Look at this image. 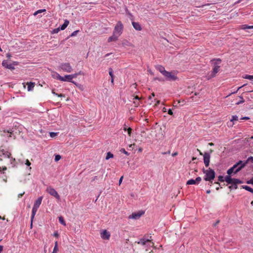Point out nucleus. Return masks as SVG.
Segmentation results:
<instances>
[{
	"instance_id": "obj_56",
	"label": "nucleus",
	"mask_w": 253,
	"mask_h": 253,
	"mask_svg": "<svg viewBox=\"0 0 253 253\" xmlns=\"http://www.w3.org/2000/svg\"><path fill=\"white\" fill-rule=\"evenodd\" d=\"M54 236L58 238L59 237V234L57 232H55L53 234Z\"/></svg>"
},
{
	"instance_id": "obj_46",
	"label": "nucleus",
	"mask_w": 253,
	"mask_h": 253,
	"mask_svg": "<svg viewBox=\"0 0 253 253\" xmlns=\"http://www.w3.org/2000/svg\"><path fill=\"white\" fill-rule=\"evenodd\" d=\"M57 133H56V132H50V136L51 137H54L57 135Z\"/></svg>"
},
{
	"instance_id": "obj_53",
	"label": "nucleus",
	"mask_w": 253,
	"mask_h": 253,
	"mask_svg": "<svg viewBox=\"0 0 253 253\" xmlns=\"http://www.w3.org/2000/svg\"><path fill=\"white\" fill-rule=\"evenodd\" d=\"M246 85V84H244V85H243L242 86H241L240 87H239L237 90V91L236 92H234V93H236L237 92L238 90H239L240 88H241L242 87L245 86Z\"/></svg>"
},
{
	"instance_id": "obj_47",
	"label": "nucleus",
	"mask_w": 253,
	"mask_h": 253,
	"mask_svg": "<svg viewBox=\"0 0 253 253\" xmlns=\"http://www.w3.org/2000/svg\"><path fill=\"white\" fill-rule=\"evenodd\" d=\"M78 32H79V30H77V31H74V32L71 34V35H70V36H71V37H74V36H75Z\"/></svg>"
},
{
	"instance_id": "obj_1",
	"label": "nucleus",
	"mask_w": 253,
	"mask_h": 253,
	"mask_svg": "<svg viewBox=\"0 0 253 253\" xmlns=\"http://www.w3.org/2000/svg\"><path fill=\"white\" fill-rule=\"evenodd\" d=\"M203 172L205 174L204 179L212 183V181L215 178V173L213 169L209 168L208 169H203Z\"/></svg>"
},
{
	"instance_id": "obj_27",
	"label": "nucleus",
	"mask_w": 253,
	"mask_h": 253,
	"mask_svg": "<svg viewBox=\"0 0 253 253\" xmlns=\"http://www.w3.org/2000/svg\"><path fill=\"white\" fill-rule=\"evenodd\" d=\"M242 188L243 189L246 190L248 191L251 192L252 193H253V189L250 187V186L247 185H243L242 186Z\"/></svg>"
},
{
	"instance_id": "obj_10",
	"label": "nucleus",
	"mask_w": 253,
	"mask_h": 253,
	"mask_svg": "<svg viewBox=\"0 0 253 253\" xmlns=\"http://www.w3.org/2000/svg\"><path fill=\"white\" fill-rule=\"evenodd\" d=\"M233 182L231 183L232 185H230L228 187V188L231 190L232 189H237L238 188V184L242 183L243 182L239 179H236L233 180Z\"/></svg>"
},
{
	"instance_id": "obj_2",
	"label": "nucleus",
	"mask_w": 253,
	"mask_h": 253,
	"mask_svg": "<svg viewBox=\"0 0 253 253\" xmlns=\"http://www.w3.org/2000/svg\"><path fill=\"white\" fill-rule=\"evenodd\" d=\"M56 79L63 82H71L76 84V83L72 81L71 75H65L64 77H62L59 74H56Z\"/></svg>"
},
{
	"instance_id": "obj_39",
	"label": "nucleus",
	"mask_w": 253,
	"mask_h": 253,
	"mask_svg": "<svg viewBox=\"0 0 253 253\" xmlns=\"http://www.w3.org/2000/svg\"><path fill=\"white\" fill-rule=\"evenodd\" d=\"M218 180L220 182H223L225 181L224 177L222 175H219L218 176Z\"/></svg>"
},
{
	"instance_id": "obj_30",
	"label": "nucleus",
	"mask_w": 253,
	"mask_h": 253,
	"mask_svg": "<svg viewBox=\"0 0 253 253\" xmlns=\"http://www.w3.org/2000/svg\"><path fill=\"white\" fill-rule=\"evenodd\" d=\"M59 221L61 224L64 226L66 225L65 221H64V218L62 216L59 217Z\"/></svg>"
},
{
	"instance_id": "obj_16",
	"label": "nucleus",
	"mask_w": 253,
	"mask_h": 253,
	"mask_svg": "<svg viewBox=\"0 0 253 253\" xmlns=\"http://www.w3.org/2000/svg\"><path fill=\"white\" fill-rule=\"evenodd\" d=\"M148 242H151V241L150 239L146 238L145 237H144L143 238L140 239V241L137 242L139 244H141L142 245H144L146 244V243Z\"/></svg>"
},
{
	"instance_id": "obj_35",
	"label": "nucleus",
	"mask_w": 253,
	"mask_h": 253,
	"mask_svg": "<svg viewBox=\"0 0 253 253\" xmlns=\"http://www.w3.org/2000/svg\"><path fill=\"white\" fill-rule=\"evenodd\" d=\"M9 159H10L11 164L12 165H13V167H14L15 166V162L16 161L15 159L13 157H11Z\"/></svg>"
},
{
	"instance_id": "obj_29",
	"label": "nucleus",
	"mask_w": 253,
	"mask_h": 253,
	"mask_svg": "<svg viewBox=\"0 0 253 253\" xmlns=\"http://www.w3.org/2000/svg\"><path fill=\"white\" fill-rule=\"evenodd\" d=\"M196 182L195 181V179H191L190 180H188L187 182V185H192V184H196Z\"/></svg>"
},
{
	"instance_id": "obj_49",
	"label": "nucleus",
	"mask_w": 253,
	"mask_h": 253,
	"mask_svg": "<svg viewBox=\"0 0 253 253\" xmlns=\"http://www.w3.org/2000/svg\"><path fill=\"white\" fill-rule=\"evenodd\" d=\"M25 164L28 166H30L31 165V163L29 162V161L28 159H27L26 161Z\"/></svg>"
},
{
	"instance_id": "obj_61",
	"label": "nucleus",
	"mask_w": 253,
	"mask_h": 253,
	"mask_svg": "<svg viewBox=\"0 0 253 253\" xmlns=\"http://www.w3.org/2000/svg\"><path fill=\"white\" fill-rule=\"evenodd\" d=\"M170 153V151H168L166 152H164V153H162V154L163 155H165V154H169Z\"/></svg>"
},
{
	"instance_id": "obj_63",
	"label": "nucleus",
	"mask_w": 253,
	"mask_h": 253,
	"mask_svg": "<svg viewBox=\"0 0 253 253\" xmlns=\"http://www.w3.org/2000/svg\"><path fill=\"white\" fill-rule=\"evenodd\" d=\"M154 80H158L159 81H163V79H160V78H155L154 79Z\"/></svg>"
},
{
	"instance_id": "obj_37",
	"label": "nucleus",
	"mask_w": 253,
	"mask_h": 253,
	"mask_svg": "<svg viewBox=\"0 0 253 253\" xmlns=\"http://www.w3.org/2000/svg\"><path fill=\"white\" fill-rule=\"evenodd\" d=\"M44 11H45V9H40V10H38L37 11H36L34 13V15H37L38 13H42V12H44Z\"/></svg>"
},
{
	"instance_id": "obj_60",
	"label": "nucleus",
	"mask_w": 253,
	"mask_h": 253,
	"mask_svg": "<svg viewBox=\"0 0 253 253\" xmlns=\"http://www.w3.org/2000/svg\"><path fill=\"white\" fill-rule=\"evenodd\" d=\"M57 96L58 97H65V95L63 94H58V95H57Z\"/></svg>"
},
{
	"instance_id": "obj_14",
	"label": "nucleus",
	"mask_w": 253,
	"mask_h": 253,
	"mask_svg": "<svg viewBox=\"0 0 253 253\" xmlns=\"http://www.w3.org/2000/svg\"><path fill=\"white\" fill-rule=\"evenodd\" d=\"M101 237L103 239L109 240L110 237V234L109 232L107 231L106 230H104L101 233Z\"/></svg>"
},
{
	"instance_id": "obj_44",
	"label": "nucleus",
	"mask_w": 253,
	"mask_h": 253,
	"mask_svg": "<svg viewBox=\"0 0 253 253\" xmlns=\"http://www.w3.org/2000/svg\"><path fill=\"white\" fill-rule=\"evenodd\" d=\"M247 183L253 185V177L247 181Z\"/></svg>"
},
{
	"instance_id": "obj_9",
	"label": "nucleus",
	"mask_w": 253,
	"mask_h": 253,
	"mask_svg": "<svg viewBox=\"0 0 253 253\" xmlns=\"http://www.w3.org/2000/svg\"><path fill=\"white\" fill-rule=\"evenodd\" d=\"M144 213V211H139L137 212L132 213L128 217L129 219H137L140 218V217Z\"/></svg>"
},
{
	"instance_id": "obj_6",
	"label": "nucleus",
	"mask_w": 253,
	"mask_h": 253,
	"mask_svg": "<svg viewBox=\"0 0 253 253\" xmlns=\"http://www.w3.org/2000/svg\"><path fill=\"white\" fill-rule=\"evenodd\" d=\"M241 165H242V161H239L227 171V174L231 175L233 172H234L236 169Z\"/></svg>"
},
{
	"instance_id": "obj_38",
	"label": "nucleus",
	"mask_w": 253,
	"mask_h": 253,
	"mask_svg": "<svg viewBox=\"0 0 253 253\" xmlns=\"http://www.w3.org/2000/svg\"><path fill=\"white\" fill-rule=\"evenodd\" d=\"M61 30L59 28H55V29H54L51 32V33L52 34H56V33H58L59 32V31Z\"/></svg>"
},
{
	"instance_id": "obj_28",
	"label": "nucleus",
	"mask_w": 253,
	"mask_h": 253,
	"mask_svg": "<svg viewBox=\"0 0 253 253\" xmlns=\"http://www.w3.org/2000/svg\"><path fill=\"white\" fill-rule=\"evenodd\" d=\"M78 75H84V73L81 71L79 72L78 73H75L74 74H71L72 79L73 78H76Z\"/></svg>"
},
{
	"instance_id": "obj_11",
	"label": "nucleus",
	"mask_w": 253,
	"mask_h": 253,
	"mask_svg": "<svg viewBox=\"0 0 253 253\" xmlns=\"http://www.w3.org/2000/svg\"><path fill=\"white\" fill-rule=\"evenodd\" d=\"M210 155L208 152H205L204 154V162L206 167H209L210 162Z\"/></svg>"
},
{
	"instance_id": "obj_21",
	"label": "nucleus",
	"mask_w": 253,
	"mask_h": 253,
	"mask_svg": "<svg viewBox=\"0 0 253 253\" xmlns=\"http://www.w3.org/2000/svg\"><path fill=\"white\" fill-rule=\"evenodd\" d=\"M236 178H232L231 177V176L230 175H226L224 177L225 181L228 183V184H231L233 180L236 179Z\"/></svg>"
},
{
	"instance_id": "obj_20",
	"label": "nucleus",
	"mask_w": 253,
	"mask_h": 253,
	"mask_svg": "<svg viewBox=\"0 0 253 253\" xmlns=\"http://www.w3.org/2000/svg\"><path fill=\"white\" fill-rule=\"evenodd\" d=\"M156 69L158 70L160 72H161L163 75L166 72V70L165 69V67L162 66V65H157L155 66Z\"/></svg>"
},
{
	"instance_id": "obj_7",
	"label": "nucleus",
	"mask_w": 253,
	"mask_h": 253,
	"mask_svg": "<svg viewBox=\"0 0 253 253\" xmlns=\"http://www.w3.org/2000/svg\"><path fill=\"white\" fill-rule=\"evenodd\" d=\"M163 75L166 78L167 80L169 81H174L177 79V77L172 74L171 72L168 71H166V72Z\"/></svg>"
},
{
	"instance_id": "obj_54",
	"label": "nucleus",
	"mask_w": 253,
	"mask_h": 253,
	"mask_svg": "<svg viewBox=\"0 0 253 253\" xmlns=\"http://www.w3.org/2000/svg\"><path fill=\"white\" fill-rule=\"evenodd\" d=\"M219 223V220H217L214 224H213V226H216L218 223Z\"/></svg>"
},
{
	"instance_id": "obj_26",
	"label": "nucleus",
	"mask_w": 253,
	"mask_h": 253,
	"mask_svg": "<svg viewBox=\"0 0 253 253\" xmlns=\"http://www.w3.org/2000/svg\"><path fill=\"white\" fill-rule=\"evenodd\" d=\"M213 61H216L215 62L213 63L214 66H218V64H219L221 62V60L220 58H214L211 60V62Z\"/></svg>"
},
{
	"instance_id": "obj_12",
	"label": "nucleus",
	"mask_w": 253,
	"mask_h": 253,
	"mask_svg": "<svg viewBox=\"0 0 253 253\" xmlns=\"http://www.w3.org/2000/svg\"><path fill=\"white\" fill-rule=\"evenodd\" d=\"M219 68V66H214L211 73L209 76L208 78V80H210V79L214 77L216 74L218 72Z\"/></svg>"
},
{
	"instance_id": "obj_25",
	"label": "nucleus",
	"mask_w": 253,
	"mask_h": 253,
	"mask_svg": "<svg viewBox=\"0 0 253 253\" xmlns=\"http://www.w3.org/2000/svg\"><path fill=\"white\" fill-rule=\"evenodd\" d=\"M28 85V90H32L35 86V83L32 82H29L27 83Z\"/></svg>"
},
{
	"instance_id": "obj_40",
	"label": "nucleus",
	"mask_w": 253,
	"mask_h": 253,
	"mask_svg": "<svg viewBox=\"0 0 253 253\" xmlns=\"http://www.w3.org/2000/svg\"><path fill=\"white\" fill-rule=\"evenodd\" d=\"M61 158V157L60 155H56L55 156V159H54V160H55V162H58L59 160H60Z\"/></svg>"
},
{
	"instance_id": "obj_23",
	"label": "nucleus",
	"mask_w": 253,
	"mask_h": 253,
	"mask_svg": "<svg viewBox=\"0 0 253 253\" xmlns=\"http://www.w3.org/2000/svg\"><path fill=\"white\" fill-rule=\"evenodd\" d=\"M109 75L111 76V83L112 85H114V76L113 74V69L111 68H110L109 69Z\"/></svg>"
},
{
	"instance_id": "obj_45",
	"label": "nucleus",
	"mask_w": 253,
	"mask_h": 253,
	"mask_svg": "<svg viewBox=\"0 0 253 253\" xmlns=\"http://www.w3.org/2000/svg\"><path fill=\"white\" fill-rule=\"evenodd\" d=\"M134 106V107H137L139 104V101L136 100L133 101Z\"/></svg>"
},
{
	"instance_id": "obj_51",
	"label": "nucleus",
	"mask_w": 253,
	"mask_h": 253,
	"mask_svg": "<svg viewBox=\"0 0 253 253\" xmlns=\"http://www.w3.org/2000/svg\"><path fill=\"white\" fill-rule=\"evenodd\" d=\"M168 114L170 115H173V112L171 110V109H169V111H168Z\"/></svg>"
},
{
	"instance_id": "obj_15",
	"label": "nucleus",
	"mask_w": 253,
	"mask_h": 253,
	"mask_svg": "<svg viewBox=\"0 0 253 253\" xmlns=\"http://www.w3.org/2000/svg\"><path fill=\"white\" fill-rule=\"evenodd\" d=\"M2 65L4 68L10 70H14L15 69L14 67L12 64H8L7 60H3L2 62Z\"/></svg>"
},
{
	"instance_id": "obj_58",
	"label": "nucleus",
	"mask_w": 253,
	"mask_h": 253,
	"mask_svg": "<svg viewBox=\"0 0 253 253\" xmlns=\"http://www.w3.org/2000/svg\"><path fill=\"white\" fill-rule=\"evenodd\" d=\"M24 193H25V192H24L22 193L19 194L18 195V198H21L24 194Z\"/></svg>"
},
{
	"instance_id": "obj_43",
	"label": "nucleus",
	"mask_w": 253,
	"mask_h": 253,
	"mask_svg": "<svg viewBox=\"0 0 253 253\" xmlns=\"http://www.w3.org/2000/svg\"><path fill=\"white\" fill-rule=\"evenodd\" d=\"M202 180V178L201 177L199 176V177H197L196 179H195V181H196V182L197 184L199 183Z\"/></svg>"
},
{
	"instance_id": "obj_48",
	"label": "nucleus",
	"mask_w": 253,
	"mask_h": 253,
	"mask_svg": "<svg viewBox=\"0 0 253 253\" xmlns=\"http://www.w3.org/2000/svg\"><path fill=\"white\" fill-rule=\"evenodd\" d=\"M127 133H128V135L130 136L131 133L132 129L130 127H128L127 129Z\"/></svg>"
},
{
	"instance_id": "obj_5",
	"label": "nucleus",
	"mask_w": 253,
	"mask_h": 253,
	"mask_svg": "<svg viewBox=\"0 0 253 253\" xmlns=\"http://www.w3.org/2000/svg\"><path fill=\"white\" fill-rule=\"evenodd\" d=\"M60 69L65 72L70 73L72 71V68L69 63H62L59 66Z\"/></svg>"
},
{
	"instance_id": "obj_55",
	"label": "nucleus",
	"mask_w": 253,
	"mask_h": 253,
	"mask_svg": "<svg viewBox=\"0 0 253 253\" xmlns=\"http://www.w3.org/2000/svg\"><path fill=\"white\" fill-rule=\"evenodd\" d=\"M58 45V43H56V44H54L52 46H50L49 47H57Z\"/></svg>"
},
{
	"instance_id": "obj_13",
	"label": "nucleus",
	"mask_w": 253,
	"mask_h": 253,
	"mask_svg": "<svg viewBox=\"0 0 253 253\" xmlns=\"http://www.w3.org/2000/svg\"><path fill=\"white\" fill-rule=\"evenodd\" d=\"M11 155V154L9 152L4 150V149L1 150L0 153V161L2 160V159L1 158L2 156H4L5 158H10Z\"/></svg>"
},
{
	"instance_id": "obj_64",
	"label": "nucleus",
	"mask_w": 253,
	"mask_h": 253,
	"mask_svg": "<svg viewBox=\"0 0 253 253\" xmlns=\"http://www.w3.org/2000/svg\"><path fill=\"white\" fill-rule=\"evenodd\" d=\"M6 57L8 58H9L10 57H11V55L10 53H8L6 54Z\"/></svg>"
},
{
	"instance_id": "obj_59",
	"label": "nucleus",
	"mask_w": 253,
	"mask_h": 253,
	"mask_svg": "<svg viewBox=\"0 0 253 253\" xmlns=\"http://www.w3.org/2000/svg\"><path fill=\"white\" fill-rule=\"evenodd\" d=\"M177 154H178V153L177 152H175L172 154V156L175 157V156H177Z\"/></svg>"
},
{
	"instance_id": "obj_50",
	"label": "nucleus",
	"mask_w": 253,
	"mask_h": 253,
	"mask_svg": "<svg viewBox=\"0 0 253 253\" xmlns=\"http://www.w3.org/2000/svg\"><path fill=\"white\" fill-rule=\"evenodd\" d=\"M123 179V176H121L119 181V185H121Z\"/></svg>"
},
{
	"instance_id": "obj_19",
	"label": "nucleus",
	"mask_w": 253,
	"mask_h": 253,
	"mask_svg": "<svg viewBox=\"0 0 253 253\" xmlns=\"http://www.w3.org/2000/svg\"><path fill=\"white\" fill-rule=\"evenodd\" d=\"M132 26L133 28L137 31H141L142 30V28L141 25L138 22H132Z\"/></svg>"
},
{
	"instance_id": "obj_24",
	"label": "nucleus",
	"mask_w": 253,
	"mask_h": 253,
	"mask_svg": "<svg viewBox=\"0 0 253 253\" xmlns=\"http://www.w3.org/2000/svg\"><path fill=\"white\" fill-rule=\"evenodd\" d=\"M69 23V21L68 20H65L64 21V23H63V24H62L60 27L59 28L61 30H64V29H66V28L68 26V24Z\"/></svg>"
},
{
	"instance_id": "obj_4",
	"label": "nucleus",
	"mask_w": 253,
	"mask_h": 253,
	"mask_svg": "<svg viewBox=\"0 0 253 253\" xmlns=\"http://www.w3.org/2000/svg\"><path fill=\"white\" fill-rule=\"evenodd\" d=\"M249 162H251L253 163V157L251 156L248 158V159L245 161H242V165H241L240 167H239L235 171L234 173H237L239 171H240L242 169H243L246 165Z\"/></svg>"
},
{
	"instance_id": "obj_34",
	"label": "nucleus",
	"mask_w": 253,
	"mask_h": 253,
	"mask_svg": "<svg viewBox=\"0 0 253 253\" xmlns=\"http://www.w3.org/2000/svg\"><path fill=\"white\" fill-rule=\"evenodd\" d=\"M244 79H248L250 80H253V76L252 75H246L244 77H243Z\"/></svg>"
},
{
	"instance_id": "obj_18",
	"label": "nucleus",
	"mask_w": 253,
	"mask_h": 253,
	"mask_svg": "<svg viewBox=\"0 0 253 253\" xmlns=\"http://www.w3.org/2000/svg\"><path fill=\"white\" fill-rule=\"evenodd\" d=\"M42 198L43 197L42 196L39 197L38 199L35 202L33 206L39 208L42 203Z\"/></svg>"
},
{
	"instance_id": "obj_3",
	"label": "nucleus",
	"mask_w": 253,
	"mask_h": 253,
	"mask_svg": "<svg viewBox=\"0 0 253 253\" xmlns=\"http://www.w3.org/2000/svg\"><path fill=\"white\" fill-rule=\"evenodd\" d=\"M46 191L50 195L54 197L56 199L59 200L60 197L57 192L52 187L49 186L46 188Z\"/></svg>"
},
{
	"instance_id": "obj_52",
	"label": "nucleus",
	"mask_w": 253,
	"mask_h": 253,
	"mask_svg": "<svg viewBox=\"0 0 253 253\" xmlns=\"http://www.w3.org/2000/svg\"><path fill=\"white\" fill-rule=\"evenodd\" d=\"M133 99H136V100H137L139 101V100H140V97H139V96H138L136 95L135 96H134V98H133Z\"/></svg>"
},
{
	"instance_id": "obj_8",
	"label": "nucleus",
	"mask_w": 253,
	"mask_h": 253,
	"mask_svg": "<svg viewBox=\"0 0 253 253\" xmlns=\"http://www.w3.org/2000/svg\"><path fill=\"white\" fill-rule=\"evenodd\" d=\"M123 28V25L122 24V23L120 21H119L117 23V24L116 25V26L115 27L114 33H117L118 34L119 36H120L122 33Z\"/></svg>"
},
{
	"instance_id": "obj_42",
	"label": "nucleus",
	"mask_w": 253,
	"mask_h": 253,
	"mask_svg": "<svg viewBox=\"0 0 253 253\" xmlns=\"http://www.w3.org/2000/svg\"><path fill=\"white\" fill-rule=\"evenodd\" d=\"M238 119V117L237 116H232V119L230 120L231 122H233L234 121H237Z\"/></svg>"
},
{
	"instance_id": "obj_31",
	"label": "nucleus",
	"mask_w": 253,
	"mask_h": 253,
	"mask_svg": "<svg viewBox=\"0 0 253 253\" xmlns=\"http://www.w3.org/2000/svg\"><path fill=\"white\" fill-rule=\"evenodd\" d=\"M58 244H57V242L56 241L55 243V246H54L52 253H57V252L58 251Z\"/></svg>"
},
{
	"instance_id": "obj_22",
	"label": "nucleus",
	"mask_w": 253,
	"mask_h": 253,
	"mask_svg": "<svg viewBox=\"0 0 253 253\" xmlns=\"http://www.w3.org/2000/svg\"><path fill=\"white\" fill-rule=\"evenodd\" d=\"M119 35H117V36H116L115 35V33H113V35L110 37L109 38H108V42H111L112 41H116L118 40V38L119 37Z\"/></svg>"
},
{
	"instance_id": "obj_32",
	"label": "nucleus",
	"mask_w": 253,
	"mask_h": 253,
	"mask_svg": "<svg viewBox=\"0 0 253 253\" xmlns=\"http://www.w3.org/2000/svg\"><path fill=\"white\" fill-rule=\"evenodd\" d=\"M242 29H253V26H248L247 25H243L242 26Z\"/></svg>"
},
{
	"instance_id": "obj_62",
	"label": "nucleus",
	"mask_w": 253,
	"mask_h": 253,
	"mask_svg": "<svg viewBox=\"0 0 253 253\" xmlns=\"http://www.w3.org/2000/svg\"><path fill=\"white\" fill-rule=\"evenodd\" d=\"M3 247L1 245H0V253H1L3 250Z\"/></svg>"
},
{
	"instance_id": "obj_41",
	"label": "nucleus",
	"mask_w": 253,
	"mask_h": 253,
	"mask_svg": "<svg viewBox=\"0 0 253 253\" xmlns=\"http://www.w3.org/2000/svg\"><path fill=\"white\" fill-rule=\"evenodd\" d=\"M120 152H121L123 153H124L125 154L128 156L129 155V153H128L127 151H126V150L124 148H122L120 150Z\"/></svg>"
},
{
	"instance_id": "obj_17",
	"label": "nucleus",
	"mask_w": 253,
	"mask_h": 253,
	"mask_svg": "<svg viewBox=\"0 0 253 253\" xmlns=\"http://www.w3.org/2000/svg\"><path fill=\"white\" fill-rule=\"evenodd\" d=\"M38 209V208L33 206V209H32V212L31 217V227L32 226L33 219H34V216L36 213V212L37 211Z\"/></svg>"
},
{
	"instance_id": "obj_57",
	"label": "nucleus",
	"mask_w": 253,
	"mask_h": 253,
	"mask_svg": "<svg viewBox=\"0 0 253 253\" xmlns=\"http://www.w3.org/2000/svg\"><path fill=\"white\" fill-rule=\"evenodd\" d=\"M98 179V177L97 176H95L92 178V181H95Z\"/></svg>"
},
{
	"instance_id": "obj_36",
	"label": "nucleus",
	"mask_w": 253,
	"mask_h": 253,
	"mask_svg": "<svg viewBox=\"0 0 253 253\" xmlns=\"http://www.w3.org/2000/svg\"><path fill=\"white\" fill-rule=\"evenodd\" d=\"M240 98L241 99V100H240L239 101L237 102L236 104L237 105H239L241 103H243L245 102V100L244 99L243 97H242V96H239Z\"/></svg>"
},
{
	"instance_id": "obj_33",
	"label": "nucleus",
	"mask_w": 253,
	"mask_h": 253,
	"mask_svg": "<svg viewBox=\"0 0 253 253\" xmlns=\"http://www.w3.org/2000/svg\"><path fill=\"white\" fill-rule=\"evenodd\" d=\"M113 157V154H112L111 152H109L107 153V155L106 157V159L108 160L110 158H112Z\"/></svg>"
}]
</instances>
